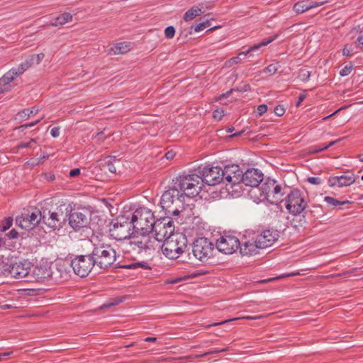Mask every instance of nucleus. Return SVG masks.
Instances as JSON below:
<instances>
[{
	"label": "nucleus",
	"mask_w": 363,
	"mask_h": 363,
	"mask_svg": "<svg viewBox=\"0 0 363 363\" xmlns=\"http://www.w3.org/2000/svg\"><path fill=\"white\" fill-rule=\"evenodd\" d=\"M184 194L173 186L162 195L160 205L167 216H178L184 210Z\"/></svg>",
	"instance_id": "1"
},
{
	"label": "nucleus",
	"mask_w": 363,
	"mask_h": 363,
	"mask_svg": "<svg viewBox=\"0 0 363 363\" xmlns=\"http://www.w3.org/2000/svg\"><path fill=\"white\" fill-rule=\"evenodd\" d=\"M155 221L153 213L145 207L136 209L130 220L135 234H149L152 233Z\"/></svg>",
	"instance_id": "2"
},
{
	"label": "nucleus",
	"mask_w": 363,
	"mask_h": 363,
	"mask_svg": "<svg viewBox=\"0 0 363 363\" xmlns=\"http://www.w3.org/2000/svg\"><path fill=\"white\" fill-rule=\"evenodd\" d=\"M200 176L196 174H183L174 180L173 186L184 194V197L194 196L199 192L201 186Z\"/></svg>",
	"instance_id": "3"
},
{
	"label": "nucleus",
	"mask_w": 363,
	"mask_h": 363,
	"mask_svg": "<svg viewBox=\"0 0 363 363\" xmlns=\"http://www.w3.org/2000/svg\"><path fill=\"white\" fill-rule=\"evenodd\" d=\"M91 255L95 264L100 269L108 267L116 259V250L110 245L101 244L94 247Z\"/></svg>",
	"instance_id": "4"
},
{
	"label": "nucleus",
	"mask_w": 363,
	"mask_h": 363,
	"mask_svg": "<svg viewBox=\"0 0 363 363\" xmlns=\"http://www.w3.org/2000/svg\"><path fill=\"white\" fill-rule=\"evenodd\" d=\"M109 233L116 240L129 239L135 233L131 222L123 216L118 217L111 222Z\"/></svg>",
	"instance_id": "5"
},
{
	"label": "nucleus",
	"mask_w": 363,
	"mask_h": 363,
	"mask_svg": "<svg viewBox=\"0 0 363 363\" xmlns=\"http://www.w3.org/2000/svg\"><path fill=\"white\" fill-rule=\"evenodd\" d=\"M191 251L196 259L205 262L213 257L214 244L207 238H198L192 244Z\"/></svg>",
	"instance_id": "6"
},
{
	"label": "nucleus",
	"mask_w": 363,
	"mask_h": 363,
	"mask_svg": "<svg viewBox=\"0 0 363 363\" xmlns=\"http://www.w3.org/2000/svg\"><path fill=\"white\" fill-rule=\"evenodd\" d=\"M171 216L162 218L154 223L152 231L155 232V240L163 242L169 240L174 235V225Z\"/></svg>",
	"instance_id": "7"
},
{
	"label": "nucleus",
	"mask_w": 363,
	"mask_h": 363,
	"mask_svg": "<svg viewBox=\"0 0 363 363\" xmlns=\"http://www.w3.org/2000/svg\"><path fill=\"white\" fill-rule=\"evenodd\" d=\"M307 207V201L303 194L298 189H294L286 197V208L289 213L296 216L301 214Z\"/></svg>",
	"instance_id": "8"
},
{
	"label": "nucleus",
	"mask_w": 363,
	"mask_h": 363,
	"mask_svg": "<svg viewBox=\"0 0 363 363\" xmlns=\"http://www.w3.org/2000/svg\"><path fill=\"white\" fill-rule=\"evenodd\" d=\"M74 273L80 277H86L91 272L95 263L90 255H77L70 264Z\"/></svg>",
	"instance_id": "9"
},
{
	"label": "nucleus",
	"mask_w": 363,
	"mask_h": 363,
	"mask_svg": "<svg viewBox=\"0 0 363 363\" xmlns=\"http://www.w3.org/2000/svg\"><path fill=\"white\" fill-rule=\"evenodd\" d=\"M69 225L75 232H81L84 238L89 237L91 229L88 227V219L84 213L78 211L70 213Z\"/></svg>",
	"instance_id": "10"
},
{
	"label": "nucleus",
	"mask_w": 363,
	"mask_h": 363,
	"mask_svg": "<svg viewBox=\"0 0 363 363\" xmlns=\"http://www.w3.org/2000/svg\"><path fill=\"white\" fill-rule=\"evenodd\" d=\"M199 173L201 174V182L208 185L214 186L223 182V172L219 167H205Z\"/></svg>",
	"instance_id": "11"
},
{
	"label": "nucleus",
	"mask_w": 363,
	"mask_h": 363,
	"mask_svg": "<svg viewBox=\"0 0 363 363\" xmlns=\"http://www.w3.org/2000/svg\"><path fill=\"white\" fill-rule=\"evenodd\" d=\"M240 245V240L237 237L224 235L217 240L216 248L220 252L231 255L239 248Z\"/></svg>",
	"instance_id": "12"
},
{
	"label": "nucleus",
	"mask_w": 363,
	"mask_h": 363,
	"mask_svg": "<svg viewBox=\"0 0 363 363\" xmlns=\"http://www.w3.org/2000/svg\"><path fill=\"white\" fill-rule=\"evenodd\" d=\"M41 217L40 211L35 209L30 214H22L21 216H17L16 223L22 229L30 230L39 224Z\"/></svg>",
	"instance_id": "13"
},
{
	"label": "nucleus",
	"mask_w": 363,
	"mask_h": 363,
	"mask_svg": "<svg viewBox=\"0 0 363 363\" xmlns=\"http://www.w3.org/2000/svg\"><path fill=\"white\" fill-rule=\"evenodd\" d=\"M30 269V262H18L11 264L8 268L7 273L15 279H23L29 274Z\"/></svg>",
	"instance_id": "14"
},
{
	"label": "nucleus",
	"mask_w": 363,
	"mask_h": 363,
	"mask_svg": "<svg viewBox=\"0 0 363 363\" xmlns=\"http://www.w3.org/2000/svg\"><path fill=\"white\" fill-rule=\"evenodd\" d=\"M241 182L246 186L257 189L263 180V174L257 169H249L245 173L242 172Z\"/></svg>",
	"instance_id": "15"
},
{
	"label": "nucleus",
	"mask_w": 363,
	"mask_h": 363,
	"mask_svg": "<svg viewBox=\"0 0 363 363\" xmlns=\"http://www.w3.org/2000/svg\"><path fill=\"white\" fill-rule=\"evenodd\" d=\"M279 232L276 230H265L255 238L257 244L261 249L272 246L279 238Z\"/></svg>",
	"instance_id": "16"
},
{
	"label": "nucleus",
	"mask_w": 363,
	"mask_h": 363,
	"mask_svg": "<svg viewBox=\"0 0 363 363\" xmlns=\"http://www.w3.org/2000/svg\"><path fill=\"white\" fill-rule=\"evenodd\" d=\"M223 172V182L231 184L232 186L241 182L242 178V170L238 165L226 166L224 169H222Z\"/></svg>",
	"instance_id": "17"
},
{
	"label": "nucleus",
	"mask_w": 363,
	"mask_h": 363,
	"mask_svg": "<svg viewBox=\"0 0 363 363\" xmlns=\"http://www.w3.org/2000/svg\"><path fill=\"white\" fill-rule=\"evenodd\" d=\"M277 37H278V34H275L273 36L269 38L268 39L263 40L259 43L253 46H251L246 51H243V52H240L238 56L230 58L228 61L229 65L240 63L242 60L241 56L245 57L247 55L250 54V52H255V51L259 50L262 47L266 46L268 44L273 42L274 40H275L277 38Z\"/></svg>",
	"instance_id": "18"
},
{
	"label": "nucleus",
	"mask_w": 363,
	"mask_h": 363,
	"mask_svg": "<svg viewBox=\"0 0 363 363\" xmlns=\"http://www.w3.org/2000/svg\"><path fill=\"white\" fill-rule=\"evenodd\" d=\"M169 239L170 240H165L166 242L164 245L174 251H176L179 255L183 253L184 249L187 247L186 236L182 234H177L173 235Z\"/></svg>",
	"instance_id": "19"
},
{
	"label": "nucleus",
	"mask_w": 363,
	"mask_h": 363,
	"mask_svg": "<svg viewBox=\"0 0 363 363\" xmlns=\"http://www.w3.org/2000/svg\"><path fill=\"white\" fill-rule=\"evenodd\" d=\"M357 177H358L355 176L354 174H343L330 177L328 182L330 186H347L354 183Z\"/></svg>",
	"instance_id": "20"
},
{
	"label": "nucleus",
	"mask_w": 363,
	"mask_h": 363,
	"mask_svg": "<svg viewBox=\"0 0 363 363\" xmlns=\"http://www.w3.org/2000/svg\"><path fill=\"white\" fill-rule=\"evenodd\" d=\"M44 223L52 229H59L62 228V222L65 220L62 212L59 214L57 212L48 213V217L43 216Z\"/></svg>",
	"instance_id": "21"
},
{
	"label": "nucleus",
	"mask_w": 363,
	"mask_h": 363,
	"mask_svg": "<svg viewBox=\"0 0 363 363\" xmlns=\"http://www.w3.org/2000/svg\"><path fill=\"white\" fill-rule=\"evenodd\" d=\"M275 183H277L276 180L267 179L264 183L262 184L260 188L257 187V189H254L253 192H259V199L260 200L267 199L271 201V196L273 190L272 188L274 187V184H275Z\"/></svg>",
	"instance_id": "22"
},
{
	"label": "nucleus",
	"mask_w": 363,
	"mask_h": 363,
	"mask_svg": "<svg viewBox=\"0 0 363 363\" xmlns=\"http://www.w3.org/2000/svg\"><path fill=\"white\" fill-rule=\"evenodd\" d=\"M18 74L16 69H11L0 78V94L8 91L10 89V83L16 77Z\"/></svg>",
	"instance_id": "23"
},
{
	"label": "nucleus",
	"mask_w": 363,
	"mask_h": 363,
	"mask_svg": "<svg viewBox=\"0 0 363 363\" xmlns=\"http://www.w3.org/2000/svg\"><path fill=\"white\" fill-rule=\"evenodd\" d=\"M33 274L38 281H43L51 277L52 272L50 267L46 264H40L33 268Z\"/></svg>",
	"instance_id": "24"
},
{
	"label": "nucleus",
	"mask_w": 363,
	"mask_h": 363,
	"mask_svg": "<svg viewBox=\"0 0 363 363\" xmlns=\"http://www.w3.org/2000/svg\"><path fill=\"white\" fill-rule=\"evenodd\" d=\"M240 252L242 255L252 256L257 253V250L260 249L257 244L256 238L253 241L245 242L240 245Z\"/></svg>",
	"instance_id": "25"
},
{
	"label": "nucleus",
	"mask_w": 363,
	"mask_h": 363,
	"mask_svg": "<svg viewBox=\"0 0 363 363\" xmlns=\"http://www.w3.org/2000/svg\"><path fill=\"white\" fill-rule=\"evenodd\" d=\"M205 12L203 4L192 6L184 15L185 21H190Z\"/></svg>",
	"instance_id": "26"
},
{
	"label": "nucleus",
	"mask_w": 363,
	"mask_h": 363,
	"mask_svg": "<svg viewBox=\"0 0 363 363\" xmlns=\"http://www.w3.org/2000/svg\"><path fill=\"white\" fill-rule=\"evenodd\" d=\"M131 50V44L128 42H121L115 44L109 50V54L120 55L125 54Z\"/></svg>",
	"instance_id": "27"
},
{
	"label": "nucleus",
	"mask_w": 363,
	"mask_h": 363,
	"mask_svg": "<svg viewBox=\"0 0 363 363\" xmlns=\"http://www.w3.org/2000/svg\"><path fill=\"white\" fill-rule=\"evenodd\" d=\"M145 234H135L134 233L132 237L134 240H130L128 242V244L130 245V247H132L133 250H135L136 248H138L140 250L145 249V239L144 238Z\"/></svg>",
	"instance_id": "28"
},
{
	"label": "nucleus",
	"mask_w": 363,
	"mask_h": 363,
	"mask_svg": "<svg viewBox=\"0 0 363 363\" xmlns=\"http://www.w3.org/2000/svg\"><path fill=\"white\" fill-rule=\"evenodd\" d=\"M323 4V2L320 3H311L307 4L304 1H298L296 3L294 6V11L296 13H302L306 11L310 10L311 9L321 6Z\"/></svg>",
	"instance_id": "29"
},
{
	"label": "nucleus",
	"mask_w": 363,
	"mask_h": 363,
	"mask_svg": "<svg viewBox=\"0 0 363 363\" xmlns=\"http://www.w3.org/2000/svg\"><path fill=\"white\" fill-rule=\"evenodd\" d=\"M272 189L273 190L271 196L272 203H278L279 201H281L283 200L282 196L284 195V194L281 192V186L275 183Z\"/></svg>",
	"instance_id": "30"
},
{
	"label": "nucleus",
	"mask_w": 363,
	"mask_h": 363,
	"mask_svg": "<svg viewBox=\"0 0 363 363\" xmlns=\"http://www.w3.org/2000/svg\"><path fill=\"white\" fill-rule=\"evenodd\" d=\"M33 65L32 59L28 57L23 62L19 65L17 68H12L13 69H16V72L19 77L22 74H23L28 68H30Z\"/></svg>",
	"instance_id": "31"
},
{
	"label": "nucleus",
	"mask_w": 363,
	"mask_h": 363,
	"mask_svg": "<svg viewBox=\"0 0 363 363\" xmlns=\"http://www.w3.org/2000/svg\"><path fill=\"white\" fill-rule=\"evenodd\" d=\"M39 108L36 106H33L31 108H26L18 112V116L19 118L27 120L30 115H35L38 113Z\"/></svg>",
	"instance_id": "32"
},
{
	"label": "nucleus",
	"mask_w": 363,
	"mask_h": 363,
	"mask_svg": "<svg viewBox=\"0 0 363 363\" xmlns=\"http://www.w3.org/2000/svg\"><path fill=\"white\" fill-rule=\"evenodd\" d=\"M228 347H225V348H223V349H220V350H218V349L212 350L208 351V352H204V353L201 354L189 355V356H187V357H180L179 359L199 358V357H206V356L209 355V354H216V353H220V352H225V351H228Z\"/></svg>",
	"instance_id": "33"
},
{
	"label": "nucleus",
	"mask_w": 363,
	"mask_h": 363,
	"mask_svg": "<svg viewBox=\"0 0 363 363\" xmlns=\"http://www.w3.org/2000/svg\"><path fill=\"white\" fill-rule=\"evenodd\" d=\"M116 164H119L120 160L112 157H108L105 163L106 168L111 173H116L117 172Z\"/></svg>",
	"instance_id": "34"
},
{
	"label": "nucleus",
	"mask_w": 363,
	"mask_h": 363,
	"mask_svg": "<svg viewBox=\"0 0 363 363\" xmlns=\"http://www.w3.org/2000/svg\"><path fill=\"white\" fill-rule=\"evenodd\" d=\"M324 201L326 202L328 206L335 207L339 205H344L350 203V202L348 200L340 201L333 197L331 196H325L324 197Z\"/></svg>",
	"instance_id": "35"
},
{
	"label": "nucleus",
	"mask_w": 363,
	"mask_h": 363,
	"mask_svg": "<svg viewBox=\"0 0 363 363\" xmlns=\"http://www.w3.org/2000/svg\"><path fill=\"white\" fill-rule=\"evenodd\" d=\"M162 253L164 255L171 259H177L179 257V255L177 254L176 251H174L171 248L167 247L166 245H163L162 247Z\"/></svg>",
	"instance_id": "36"
},
{
	"label": "nucleus",
	"mask_w": 363,
	"mask_h": 363,
	"mask_svg": "<svg viewBox=\"0 0 363 363\" xmlns=\"http://www.w3.org/2000/svg\"><path fill=\"white\" fill-rule=\"evenodd\" d=\"M123 301V298L117 297L112 299L108 300L105 303H104L100 308L101 309H105L108 308L112 306H115L121 303H122Z\"/></svg>",
	"instance_id": "37"
},
{
	"label": "nucleus",
	"mask_w": 363,
	"mask_h": 363,
	"mask_svg": "<svg viewBox=\"0 0 363 363\" xmlns=\"http://www.w3.org/2000/svg\"><path fill=\"white\" fill-rule=\"evenodd\" d=\"M57 20H60V24L65 25L67 23L71 22L72 21V15L69 13L65 12L62 15L57 17Z\"/></svg>",
	"instance_id": "38"
},
{
	"label": "nucleus",
	"mask_w": 363,
	"mask_h": 363,
	"mask_svg": "<svg viewBox=\"0 0 363 363\" xmlns=\"http://www.w3.org/2000/svg\"><path fill=\"white\" fill-rule=\"evenodd\" d=\"M311 77V72L308 71L307 69H301L299 72H298V78L302 81V82H306Z\"/></svg>",
	"instance_id": "39"
},
{
	"label": "nucleus",
	"mask_w": 363,
	"mask_h": 363,
	"mask_svg": "<svg viewBox=\"0 0 363 363\" xmlns=\"http://www.w3.org/2000/svg\"><path fill=\"white\" fill-rule=\"evenodd\" d=\"M210 26V22L208 19H206L205 21H203L202 23H200L195 26L194 27V31L195 32H200L205 29L206 28Z\"/></svg>",
	"instance_id": "40"
},
{
	"label": "nucleus",
	"mask_w": 363,
	"mask_h": 363,
	"mask_svg": "<svg viewBox=\"0 0 363 363\" xmlns=\"http://www.w3.org/2000/svg\"><path fill=\"white\" fill-rule=\"evenodd\" d=\"M353 65L352 64L345 65L340 72V74L342 77H345L349 75L352 71Z\"/></svg>",
	"instance_id": "41"
},
{
	"label": "nucleus",
	"mask_w": 363,
	"mask_h": 363,
	"mask_svg": "<svg viewBox=\"0 0 363 363\" xmlns=\"http://www.w3.org/2000/svg\"><path fill=\"white\" fill-rule=\"evenodd\" d=\"M29 57L30 59H32L33 64L35 63L36 65H39L43 60L45 55L43 53H39L37 55H30Z\"/></svg>",
	"instance_id": "42"
},
{
	"label": "nucleus",
	"mask_w": 363,
	"mask_h": 363,
	"mask_svg": "<svg viewBox=\"0 0 363 363\" xmlns=\"http://www.w3.org/2000/svg\"><path fill=\"white\" fill-rule=\"evenodd\" d=\"M175 29L173 26H168L164 30V35L167 38L171 39L174 36Z\"/></svg>",
	"instance_id": "43"
},
{
	"label": "nucleus",
	"mask_w": 363,
	"mask_h": 363,
	"mask_svg": "<svg viewBox=\"0 0 363 363\" xmlns=\"http://www.w3.org/2000/svg\"><path fill=\"white\" fill-rule=\"evenodd\" d=\"M277 69L278 68L276 65L271 64L264 69V72L269 73V74L272 75L277 72Z\"/></svg>",
	"instance_id": "44"
},
{
	"label": "nucleus",
	"mask_w": 363,
	"mask_h": 363,
	"mask_svg": "<svg viewBox=\"0 0 363 363\" xmlns=\"http://www.w3.org/2000/svg\"><path fill=\"white\" fill-rule=\"evenodd\" d=\"M144 238L145 239V245H147L145 250L153 248L155 241L152 240L151 238L148 236V234H145Z\"/></svg>",
	"instance_id": "45"
},
{
	"label": "nucleus",
	"mask_w": 363,
	"mask_h": 363,
	"mask_svg": "<svg viewBox=\"0 0 363 363\" xmlns=\"http://www.w3.org/2000/svg\"><path fill=\"white\" fill-rule=\"evenodd\" d=\"M224 116V111L223 109H216L213 112V117L218 121L221 120Z\"/></svg>",
	"instance_id": "46"
},
{
	"label": "nucleus",
	"mask_w": 363,
	"mask_h": 363,
	"mask_svg": "<svg viewBox=\"0 0 363 363\" xmlns=\"http://www.w3.org/2000/svg\"><path fill=\"white\" fill-rule=\"evenodd\" d=\"M12 218H6L3 222L2 230L6 231V230H8L12 225Z\"/></svg>",
	"instance_id": "47"
},
{
	"label": "nucleus",
	"mask_w": 363,
	"mask_h": 363,
	"mask_svg": "<svg viewBox=\"0 0 363 363\" xmlns=\"http://www.w3.org/2000/svg\"><path fill=\"white\" fill-rule=\"evenodd\" d=\"M313 208H314L315 210L311 209L308 211V213H310L312 216H313V217L316 216L315 213H319L320 216H322L321 207L320 206L313 205Z\"/></svg>",
	"instance_id": "48"
},
{
	"label": "nucleus",
	"mask_w": 363,
	"mask_h": 363,
	"mask_svg": "<svg viewBox=\"0 0 363 363\" xmlns=\"http://www.w3.org/2000/svg\"><path fill=\"white\" fill-rule=\"evenodd\" d=\"M274 113L278 116H281L284 114L285 113V109L284 108L281 106V105H278L275 108H274Z\"/></svg>",
	"instance_id": "49"
},
{
	"label": "nucleus",
	"mask_w": 363,
	"mask_h": 363,
	"mask_svg": "<svg viewBox=\"0 0 363 363\" xmlns=\"http://www.w3.org/2000/svg\"><path fill=\"white\" fill-rule=\"evenodd\" d=\"M36 143L35 139H30V140L28 143H21L20 144L18 145L17 148L23 149V148L30 147L31 145V143Z\"/></svg>",
	"instance_id": "50"
},
{
	"label": "nucleus",
	"mask_w": 363,
	"mask_h": 363,
	"mask_svg": "<svg viewBox=\"0 0 363 363\" xmlns=\"http://www.w3.org/2000/svg\"><path fill=\"white\" fill-rule=\"evenodd\" d=\"M267 111V106L266 104H261L257 106V112L259 116H262Z\"/></svg>",
	"instance_id": "51"
},
{
	"label": "nucleus",
	"mask_w": 363,
	"mask_h": 363,
	"mask_svg": "<svg viewBox=\"0 0 363 363\" xmlns=\"http://www.w3.org/2000/svg\"><path fill=\"white\" fill-rule=\"evenodd\" d=\"M307 180L309 183H311L312 184H315V185H318L321 183V179L319 177H308Z\"/></svg>",
	"instance_id": "52"
},
{
	"label": "nucleus",
	"mask_w": 363,
	"mask_h": 363,
	"mask_svg": "<svg viewBox=\"0 0 363 363\" xmlns=\"http://www.w3.org/2000/svg\"><path fill=\"white\" fill-rule=\"evenodd\" d=\"M340 140H341V139L336 140H334V141H331L328 145H327L325 146H321L316 151L317 152H320V151L327 150L328 147L333 146L334 144L337 143Z\"/></svg>",
	"instance_id": "53"
},
{
	"label": "nucleus",
	"mask_w": 363,
	"mask_h": 363,
	"mask_svg": "<svg viewBox=\"0 0 363 363\" xmlns=\"http://www.w3.org/2000/svg\"><path fill=\"white\" fill-rule=\"evenodd\" d=\"M342 55L345 56L350 57L352 55V48L351 46L345 45L342 50Z\"/></svg>",
	"instance_id": "54"
},
{
	"label": "nucleus",
	"mask_w": 363,
	"mask_h": 363,
	"mask_svg": "<svg viewBox=\"0 0 363 363\" xmlns=\"http://www.w3.org/2000/svg\"><path fill=\"white\" fill-rule=\"evenodd\" d=\"M50 134L53 138H57L60 135V128L54 127L50 130Z\"/></svg>",
	"instance_id": "55"
},
{
	"label": "nucleus",
	"mask_w": 363,
	"mask_h": 363,
	"mask_svg": "<svg viewBox=\"0 0 363 363\" xmlns=\"http://www.w3.org/2000/svg\"><path fill=\"white\" fill-rule=\"evenodd\" d=\"M40 121V119L37 120L34 122L24 124V125H21V128H22L23 129H25V128L33 127V126L37 125Z\"/></svg>",
	"instance_id": "56"
},
{
	"label": "nucleus",
	"mask_w": 363,
	"mask_h": 363,
	"mask_svg": "<svg viewBox=\"0 0 363 363\" xmlns=\"http://www.w3.org/2000/svg\"><path fill=\"white\" fill-rule=\"evenodd\" d=\"M7 235L10 239H15L18 237V233L16 230L13 229L7 234Z\"/></svg>",
	"instance_id": "57"
},
{
	"label": "nucleus",
	"mask_w": 363,
	"mask_h": 363,
	"mask_svg": "<svg viewBox=\"0 0 363 363\" xmlns=\"http://www.w3.org/2000/svg\"><path fill=\"white\" fill-rule=\"evenodd\" d=\"M80 174V169L78 168L72 169L69 172V177H75Z\"/></svg>",
	"instance_id": "58"
},
{
	"label": "nucleus",
	"mask_w": 363,
	"mask_h": 363,
	"mask_svg": "<svg viewBox=\"0 0 363 363\" xmlns=\"http://www.w3.org/2000/svg\"><path fill=\"white\" fill-rule=\"evenodd\" d=\"M12 353V351L0 353V361H2L5 357L10 356Z\"/></svg>",
	"instance_id": "59"
},
{
	"label": "nucleus",
	"mask_w": 363,
	"mask_h": 363,
	"mask_svg": "<svg viewBox=\"0 0 363 363\" xmlns=\"http://www.w3.org/2000/svg\"><path fill=\"white\" fill-rule=\"evenodd\" d=\"M174 156H175V153L173 151H168L165 154V157L167 160H172V159H173L174 157Z\"/></svg>",
	"instance_id": "60"
},
{
	"label": "nucleus",
	"mask_w": 363,
	"mask_h": 363,
	"mask_svg": "<svg viewBox=\"0 0 363 363\" xmlns=\"http://www.w3.org/2000/svg\"><path fill=\"white\" fill-rule=\"evenodd\" d=\"M60 20H57V17L54 18V20L50 23V25L52 26H63L62 24H60Z\"/></svg>",
	"instance_id": "61"
},
{
	"label": "nucleus",
	"mask_w": 363,
	"mask_h": 363,
	"mask_svg": "<svg viewBox=\"0 0 363 363\" xmlns=\"http://www.w3.org/2000/svg\"><path fill=\"white\" fill-rule=\"evenodd\" d=\"M305 98H306V95L305 94H301L298 96V100L296 106H299V104L305 99Z\"/></svg>",
	"instance_id": "62"
},
{
	"label": "nucleus",
	"mask_w": 363,
	"mask_h": 363,
	"mask_svg": "<svg viewBox=\"0 0 363 363\" xmlns=\"http://www.w3.org/2000/svg\"><path fill=\"white\" fill-rule=\"evenodd\" d=\"M231 93H232V90L228 91L225 94H223L222 95L220 96L219 99L228 98L230 95Z\"/></svg>",
	"instance_id": "63"
},
{
	"label": "nucleus",
	"mask_w": 363,
	"mask_h": 363,
	"mask_svg": "<svg viewBox=\"0 0 363 363\" xmlns=\"http://www.w3.org/2000/svg\"><path fill=\"white\" fill-rule=\"evenodd\" d=\"M357 42L363 46V35H359L357 39Z\"/></svg>",
	"instance_id": "64"
}]
</instances>
